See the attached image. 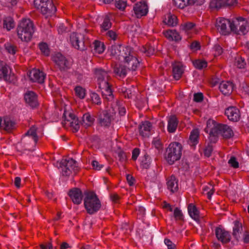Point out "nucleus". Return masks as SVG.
I'll list each match as a JSON object with an SVG mask.
<instances>
[{
    "instance_id": "nucleus-1",
    "label": "nucleus",
    "mask_w": 249,
    "mask_h": 249,
    "mask_svg": "<svg viewBox=\"0 0 249 249\" xmlns=\"http://www.w3.org/2000/svg\"><path fill=\"white\" fill-rule=\"evenodd\" d=\"M112 54L118 57L123 61L129 71H136L140 66V61L136 56L131 47L124 46H112Z\"/></svg>"
},
{
    "instance_id": "nucleus-2",
    "label": "nucleus",
    "mask_w": 249,
    "mask_h": 249,
    "mask_svg": "<svg viewBox=\"0 0 249 249\" xmlns=\"http://www.w3.org/2000/svg\"><path fill=\"white\" fill-rule=\"evenodd\" d=\"M205 131L208 133L209 131L211 135H221L226 139H229L233 135L231 128L226 124H217L212 120H209L207 122V126Z\"/></svg>"
},
{
    "instance_id": "nucleus-3",
    "label": "nucleus",
    "mask_w": 249,
    "mask_h": 249,
    "mask_svg": "<svg viewBox=\"0 0 249 249\" xmlns=\"http://www.w3.org/2000/svg\"><path fill=\"white\" fill-rule=\"evenodd\" d=\"M84 198V207L88 213H96L101 207V203L97 196L92 192H85Z\"/></svg>"
},
{
    "instance_id": "nucleus-4",
    "label": "nucleus",
    "mask_w": 249,
    "mask_h": 249,
    "mask_svg": "<svg viewBox=\"0 0 249 249\" xmlns=\"http://www.w3.org/2000/svg\"><path fill=\"white\" fill-rule=\"evenodd\" d=\"M34 32V26L30 19H22L17 27V34L22 41L28 42L31 40Z\"/></svg>"
},
{
    "instance_id": "nucleus-5",
    "label": "nucleus",
    "mask_w": 249,
    "mask_h": 249,
    "mask_svg": "<svg viewBox=\"0 0 249 249\" xmlns=\"http://www.w3.org/2000/svg\"><path fill=\"white\" fill-rule=\"evenodd\" d=\"M182 145L178 142L171 143L167 148L165 158L170 164H173L179 160L182 154Z\"/></svg>"
},
{
    "instance_id": "nucleus-6",
    "label": "nucleus",
    "mask_w": 249,
    "mask_h": 249,
    "mask_svg": "<svg viewBox=\"0 0 249 249\" xmlns=\"http://www.w3.org/2000/svg\"><path fill=\"white\" fill-rule=\"evenodd\" d=\"M34 3L35 7L47 17L53 15L56 11L52 0H34Z\"/></svg>"
},
{
    "instance_id": "nucleus-7",
    "label": "nucleus",
    "mask_w": 249,
    "mask_h": 249,
    "mask_svg": "<svg viewBox=\"0 0 249 249\" xmlns=\"http://www.w3.org/2000/svg\"><path fill=\"white\" fill-rule=\"evenodd\" d=\"M249 25L247 20L242 17H239L231 20V31L234 34L245 35L249 31Z\"/></svg>"
},
{
    "instance_id": "nucleus-8",
    "label": "nucleus",
    "mask_w": 249,
    "mask_h": 249,
    "mask_svg": "<svg viewBox=\"0 0 249 249\" xmlns=\"http://www.w3.org/2000/svg\"><path fill=\"white\" fill-rule=\"evenodd\" d=\"M57 166L61 169L62 175L64 176H69L72 170H76L77 168V162L72 159H62L57 162Z\"/></svg>"
},
{
    "instance_id": "nucleus-9",
    "label": "nucleus",
    "mask_w": 249,
    "mask_h": 249,
    "mask_svg": "<svg viewBox=\"0 0 249 249\" xmlns=\"http://www.w3.org/2000/svg\"><path fill=\"white\" fill-rule=\"evenodd\" d=\"M231 20L219 18L216 19L215 26L218 31L222 35H229L231 32Z\"/></svg>"
},
{
    "instance_id": "nucleus-10",
    "label": "nucleus",
    "mask_w": 249,
    "mask_h": 249,
    "mask_svg": "<svg viewBox=\"0 0 249 249\" xmlns=\"http://www.w3.org/2000/svg\"><path fill=\"white\" fill-rule=\"evenodd\" d=\"M70 41L73 47L80 51L86 49L88 43L85 40V36L81 34L73 33L70 36Z\"/></svg>"
},
{
    "instance_id": "nucleus-11",
    "label": "nucleus",
    "mask_w": 249,
    "mask_h": 249,
    "mask_svg": "<svg viewBox=\"0 0 249 249\" xmlns=\"http://www.w3.org/2000/svg\"><path fill=\"white\" fill-rule=\"evenodd\" d=\"M52 60L61 71H66L70 68V62L61 53L54 54Z\"/></svg>"
},
{
    "instance_id": "nucleus-12",
    "label": "nucleus",
    "mask_w": 249,
    "mask_h": 249,
    "mask_svg": "<svg viewBox=\"0 0 249 249\" xmlns=\"http://www.w3.org/2000/svg\"><path fill=\"white\" fill-rule=\"evenodd\" d=\"M237 0H211L209 7L212 10H218L222 7L234 6Z\"/></svg>"
},
{
    "instance_id": "nucleus-13",
    "label": "nucleus",
    "mask_w": 249,
    "mask_h": 249,
    "mask_svg": "<svg viewBox=\"0 0 249 249\" xmlns=\"http://www.w3.org/2000/svg\"><path fill=\"white\" fill-rule=\"evenodd\" d=\"M24 99L27 106L33 109L36 108L39 105L37 95L33 91L27 90L24 93Z\"/></svg>"
},
{
    "instance_id": "nucleus-14",
    "label": "nucleus",
    "mask_w": 249,
    "mask_h": 249,
    "mask_svg": "<svg viewBox=\"0 0 249 249\" xmlns=\"http://www.w3.org/2000/svg\"><path fill=\"white\" fill-rule=\"evenodd\" d=\"M215 234L217 240L223 244L229 243L231 240L230 233L221 227H218L215 228Z\"/></svg>"
},
{
    "instance_id": "nucleus-15",
    "label": "nucleus",
    "mask_w": 249,
    "mask_h": 249,
    "mask_svg": "<svg viewBox=\"0 0 249 249\" xmlns=\"http://www.w3.org/2000/svg\"><path fill=\"white\" fill-rule=\"evenodd\" d=\"M225 114L229 120L236 122L240 118L239 109L235 107L231 106L225 109Z\"/></svg>"
},
{
    "instance_id": "nucleus-16",
    "label": "nucleus",
    "mask_w": 249,
    "mask_h": 249,
    "mask_svg": "<svg viewBox=\"0 0 249 249\" xmlns=\"http://www.w3.org/2000/svg\"><path fill=\"white\" fill-rule=\"evenodd\" d=\"M95 74L97 79L98 86H104L105 84L108 83L109 75L108 72L102 69H97Z\"/></svg>"
},
{
    "instance_id": "nucleus-17",
    "label": "nucleus",
    "mask_w": 249,
    "mask_h": 249,
    "mask_svg": "<svg viewBox=\"0 0 249 249\" xmlns=\"http://www.w3.org/2000/svg\"><path fill=\"white\" fill-rule=\"evenodd\" d=\"M133 10L137 18L145 16L148 11L147 5L144 2L136 3L134 6Z\"/></svg>"
},
{
    "instance_id": "nucleus-18",
    "label": "nucleus",
    "mask_w": 249,
    "mask_h": 249,
    "mask_svg": "<svg viewBox=\"0 0 249 249\" xmlns=\"http://www.w3.org/2000/svg\"><path fill=\"white\" fill-rule=\"evenodd\" d=\"M172 66L174 78L178 80L181 77L184 72V65L181 62H175L172 63Z\"/></svg>"
},
{
    "instance_id": "nucleus-19",
    "label": "nucleus",
    "mask_w": 249,
    "mask_h": 249,
    "mask_svg": "<svg viewBox=\"0 0 249 249\" xmlns=\"http://www.w3.org/2000/svg\"><path fill=\"white\" fill-rule=\"evenodd\" d=\"M112 116L107 111H103L98 116V122L100 125L108 127L112 120Z\"/></svg>"
},
{
    "instance_id": "nucleus-20",
    "label": "nucleus",
    "mask_w": 249,
    "mask_h": 249,
    "mask_svg": "<svg viewBox=\"0 0 249 249\" xmlns=\"http://www.w3.org/2000/svg\"><path fill=\"white\" fill-rule=\"evenodd\" d=\"M30 80L33 82L42 83L44 82L45 75L38 69H33L29 74Z\"/></svg>"
},
{
    "instance_id": "nucleus-21",
    "label": "nucleus",
    "mask_w": 249,
    "mask_h": 249,
    "mask_svg": "<svg viewBox=\"0 0 249 249\" xmlns=\"http://www.w3.org/2000/svg\"><path fill=\"white\" fill-rule=\"evenodd\" d=\"M68 195L73 203L79 205L82 200L83 195L81 191L78 188H73L70 190Z\"/></svg>"
},
{
    "instance_id": "nucleus-22",
    "label": "nucleus",
    "mask_w": 249,
    "mask_h": 249,
    "mask_svg": "<svg viewBox=\"0 0 249 249\" xmlns=\"http://www.w3.org/2000/svg\"><path fill=\"white\" fill-rule=\"evenodd\" d=\"M111 86V85L109 83L105 84L104 86H102L101 85L99 86L103 98L107 99V101H111L113 99V95Z\"/></svg>"
},
{
    "instance_id": "nucleus-23",
    "label": "nucleus",
    "mask_w": 249,
    "mask_h": 249,
    "mask_svg": "<svg viewBox=\"0 0 249 249\" xmlns=\"http://www.w3.org/2000/svg\"><path fill=\"white\" fill-rule=\"evenodd\" d=\"M220 91L225 95L231 94L233 89V84L229 81H222L219 86Z\"/></svg>"
},
{
    "instance_id": "nucleus-24",
    "label": "nucleus",
    "mask_w": 249,
    "mask_h": 249,
    "mask_svg": "<svg viewBox=\"0 0 249 249\" xmlns=\"http://www.w3.org/2000/svg\"><path fill=\"white\" fill-rule=\"evenodd\" d=\"M65 117L66 120L70 122L71 126L73 128L74 131H78L80 128L81 121H79L77 117L72 113H69L67 117L66 116Z\"/></svg>"
},
{
    "instance_id": "nucleus-25",
    "label": "nucleus",
    "mask_w": 249,
    "mask_h": 249,
    "mask_svg": "<svg viewBox=\"0 0 249 249\" xmlns=\"http://www.w3.org/2000/svg\"><path fill=\"white\" fill-rule=\"evenodd\" d=\"M15 123L8 117H5L3 119L0 118V128L6 131H10L15 127Z\"/></svg>"
},
{
    "instance_id": "nucleus-26",
    "label": "nucleus",
    "mask_w": 249,
    "mask_h": 249,
    "mask_svg": "<svg viewBox=\"0 0 249 249\" xmlns=\"http://www.w3.org/2000/svg\"><path fill=\"white\" fill-rule=\"evenodd\" d=\"M167 185L168 189L174 193L178 190V180L176 177L172 175L167 179Z\"/></svg>"
},
{
    "instance_id": "nucleus-27",
    "label": "nucleus",
    "mask_w": 249,
    "mask_h": 249,
    "mask_svg": "<svg viewBox=\"0 0 249 249\" xmlns=\"http://www.w3.org/2000/svg\"><path fill=\"white\" fill-rule=\"evenodd\" d=\"M178 125V120L175 115L170 116L168 119L167 130L169 133H174Z\"/></svg>"
},
{
    "instance_id": "nucleus-28",
    "label": "nucleus",
    "mask_w": 249,
    "mask_h": 249,
    "mask_svg": "<svg viewBox=\"0 0 249 249\" xmlns=\"http://www.w3.org/2000/svg\"><path fill=\"white\" fill-rule=\"evenodd\" d=\"M111 17V15L107 14L103 17V22L100 25L101 31L102 33L107 32L111 27L112 23L110 21Z\"/></svg>"
},
{
    "instance_id": "nucleus-29",
    "label": "nucleus",
    "mask_w": 249,
    "mask_h": 249,
    "mask_svg": "<svg viewBox=\"0 0 249 249\" xmlns=\"http://www.w3.org/2000/svg\"><path fill=\"white\" fill-rule=\"evenodd\" d=\"M243 231V227L241 223L238 221H235L234 222V226L232 230V235L234 238L238 241L241 237L240 234Z\"/></svg>"
},
{
    "instance_id": "nucleus-30",
    "label": "nucleus",
    "mask_w": 249,
    "mask_h": 249,
    "mask_svg": "<svg viewBox=\"0 0 249 249\" xmlns=\"http://www.w3.org/2000/svg\"><path fill=\"white\" fill-rule=\"evenodd\" d=\"M94 120V117L89 113H86L82 117L81 124L85 127H89L93 124Z\"/></svg>"
},
{
    "instance_id": "nucleus-31",
    "label": "nucleus",
    "mask_w": 249,
    "mask_h": 249,
    "mask_svg": "<svg viewBox=\"0 0 249 249\" xmlns=\"http://www.w3.org/2000/svg\"><path fill=\"white\" fill-rule=\"evenodd\" d=\"M129 71L125 65H116L114 68V72L121 77H125Z\"/></svg>"
},
{
    "instance_id": "nucleus-32",
    "label": "nucleus",
    "mask_w": 249,
    "mask_h": 249,
    "mask_svg": "<svg viewBox=\"0 0 249 249\" xmlns=\"http://www.w3.org/2000/svg\"><path fill=\"white\" fill-rule=\"evenodd\" d=\"M151 124L149 121L142 122L139 126L140 133L143 136H146L151 130Z\"/></svg>"
},
{
    "instance_id": "nucleus-33",
    "label": "nucleus",
    "mask_w": 249,
    "mask_h": 249,
    "mask_svg": "<svg viewBox=\"0 0 249 249\" xmlns=\"http://www.w3.org/2000/svg\"><path fill=\"white\" fill-rule=\"evenodd\" d=\"M188 211L189 215L195 221L199 219V211L193 204L191 203L188 205Z\"/></svg>"
},
{
    "instance_id": "nucleus-34",
    "label": "nucleus",
    "mask_w": 249,
    "mask_h": 249,
    "mask_svg": "<svg viewBox=\"0 0 249 249\" xmlns=\"http://www.w3.org/2000/svg\"><path fill=\"white\" fill-rule=\"evenodd\" d=\"M8 66L4 62L0 61V78H3L5 81L8 79Z\"/></svg>"
},
{
    "instance_id": "nucleus-35",
    "label": "nucleus",
    "mask_w": 249,
    "mask_h": 249,
    "mask_svg": "<svg viewBox=\"0 0 249 249\" xmlns=\"http://www.w3.org/2000/svg\"><path fill=\"white\" fill-rule=\"evenodd\" d=\"M165 36L171 40L178 41L181 39V37L176 30H168L165 33Z\"/></svg>"
},
{
    "instance_id": "nucleus-36",
    "label": "nucleus",
    "mask_w": 249,
    "mask_h": 249,
    "mask_svg": "<svg viewBox=\"0 0 249 249\" xmlns=\"http://www.w3.org/2000/svg\"><path fill=\"white\" fill-rule=\"evenodd\" d=\"M199 132L197 129L193 130L190 134L189 138V143L191 146L195 147L198 143Z\"/></svg>"
},
{
    "instance_id": "nucleus-37",
    "label": "nucleus",
    "mask_w": 249,
    "mask_h": 249,
    "mask_svg": "<svg viewBox=\"0 0 249 249\" xmlns=\"http://www.w3.org/2000/svg\"><path fill=\"white\" fill-rule=\"evenodd\" d=\"M163 22L168 26L174 27L177 24V18L175 15L169 14L165 17Z\"/></svg>"
},
{
    "instance_id": "nucleus-38",
    "label": "nucleus",
    "mask_w": 249,
    "mask_h": 249,
    "mask_svg": "<svg viewBox=\"0 0 249 249\" xmlns=\"http://www.w3.org/2000/svg\"><path fill=\"white\" fill-rule=\"evenodd\" d=\"M152 159L147 154H145L142 158L141 166L142 168L148 169L151 165Z\"/></svg>"
},
{
    "instance_id": "nucleus-39",
    "label": "nucleus",
    "mask_w": 249,
    "mask_h": 249,
    "mask_svg": "<svg viewBox=\"0 0 249 249\" xmlns=\"http://www.w3.org/2000/svg\"><path fill=\"white\" fill-rule=\"evenodd\" d=\"M140 51L146 56H150L154 54L155 49L151 45H147L145 46H142L140 49Z\"/></svg>"
},
{
    "instance_id": "nucleus-40",
    "label": "nucleus",
    "mask_w": 249,
    "mask_h": 249,
    "mask_svg": "<svg viewBox=\"0 0 249 249\" xmlns=\"http://www.w3.org/2000/svg\"><path fill=\"white\" fill-rule=\"evenodd\" d=\"M14 20L11 18L8 17L5 18L3 21V27L6 28L7 31H10L14 27Z\"/></svg>"
},
{
    "instance_id": "nucleus-41",
    "label": "nucleus",
    "mask_w": 249,
    "mask_h": 249,
    "mask_svg": "<svg viewBox=\"0 0 249 249\" xmlns=\"http://www.w3.org/2000/svg\"><path fill=\"white\" fill-rule=\"evenodd\" d=\"M36 131V128L34 126H32L25 133L26 136H31L35 143H36L38 141V137L37 136Z\"/></svg>"
},
{
    "instance_id": "nucleus-42",
    "label": "nucleus",
    "mask_w": 249,
    "mask_h": 249,
    "mask_svg": "<svg viewBox=\"0 0 249 249\" xmlns=\"http://www.w3.org/2000/svg\"><path fill=\"white\" fill-rule=\"evenodd\" d=\"M195 67L197 69L201 70L207 66V62L205 60H196L193 62Z\"/></svg>"
},
{
    "instance_id": "nucleus-43",
    "label": "nucleus",
    "mask_w": 249,
    "mask_h": 249,
    "mask_svg": "<svg viewBox=\"0 0 249 249\" xmlns=\"http://www.w3.org/2000/svg\"><path fill=\"white\" fill-rule=\"evenodd\" d=\"M94 50L98 53H102L104 51V45L99 41H95L93 43Z\"/></svg>"
},
{
    "instance_id": "nucleus-44",
    "label": "nucleus",
    "mask_w": 249,
    "mask_h": 249,
    "mask_svg": "<svg viewBox=\"0 0 249 249\" xmlns=\"http://www.w3.org/2000/svg\"><path fill=\"white\" fill-rule=\"evenodd\" d=\"M75 94L80 99H83L85 97V89L80 86H77L74 89Z\"/></svg>"
},
{
    "instance_id": "nucleus-45",
    "label": "nucleus",
    "mask_w": 249,
    "mask_h": 249,
    "mask_svg": "<svg viewBox=\"0 0 249 249\" xmlns=\"http://www.w3.org/2000/svg\"><path fill=\"white\" fill-rule=\"evenodd\" d=\"M174 216L176 220L182 221L184 219L183 214L181 211L177 207L174 209Z\"/></svg>"
},
{
    "instance_id": "nucleus-46",
    "label": "nucleus",
    "mask_w": 249,
    "mask_h": 249,
    "mask_svg": "<svg viewBox=\"0 0 249 249\" xmlns=\"http://www.w3.org/2000/svg\"><path fill=\"white\" fill-rule=\"evenodd\" d=\"M39 49L41 52L45 55L48 56L50 54V50L48 45L45 43H41L39 44Z\"/></svg>"
},
{
    "instance_id": "nucleus-47",
    "label": "nucleus",
    "mask_w": 249,
    "mask_h": 249,
    "mask_svg": "<svg viewBox=\"0 0 249 249\" xmlns=\"http://www.w3.org/2000/svg\"><path fill=\"white\" fill-rule=\"evenodd\" d=\"M91 98L93 103L97 105H100L101 104V98L97 93L95 92H92L91 94Z\"/></svg>"
},
{
    "instance_id": "nucleus-48",
    "label": "nucleus",
    "mask_w": 249,
    "mask_h": 249,
    "mask_svg": "<svg viewBox=\"0 0 249 249\" xmlns=\"http://www.w3.org/2000/svg\"><path fill=\"white\" fill-rule=\"evenodd\" d=\"M246 64L245 60L242 57L238 58L235 62V65L239 69L244 68Z\"/></svg>"
},
{
    "instance_id": "nucleus-49",
    "label": "nucleus",
    "mask_w": 249,
    "mask_h": 249,
    "mask_svg": "<svg viewBox=\"0 0 249 249\" xmlns=\"http://www.w3.org/2000/svg\"><path fill=\"white\" fill-rule=\"evenodd\" d=\"M213 150V146L212 143H208L204 150V155L207 157L211 156L212 152Z\"/></svg>"
},
{
    "instance_id": "nucleus-50",
    "label": "nucleus",
    "mask_w": 249,
    "mask_h": 249,
    "mask_svg": "<svg viewBox=\"0 0 249 249\" xmlns=\"http://www.w3.org/2000/svg\"><path fill=\"white\" fill-rule=\"evenodd\" d=\"M5 48L9 53L12 54H15L17 51L16 47L9 43L5 44Z\"/></svg>"
},
{
    "instance_id": "nucleus-51",
    "label": "nucleus",
    "mask_w": 249,
    "mask_h": 249,
    "mask_svg": "<svg viewBox=\"0 0 249 249\" xmlns=\"http://www.w3.org/2000/svg\"><path fill=\"white\" fill-rule=\"evenodd\" d=\"M106 35L109 37L110 39L115 40L117 38V35L116 33L113 30H107V32H104Z\"/></svg>"
},
{
    "instance_id": "nucleus-52",
    "label": "nucleus",
    "mask_w": 249,
    "mask_h": 249,
    "mask_svg": "<svg viewBox=\"0 0 249 249\" xmlns=\"http://www.w3.org/2000/svg\"><path fill=\"white\" fill-rule=\"evenodd\" d=\"M228 163L233 168H237L239 166L238 162L237 161L236 159L234 157H231L229 160Z\"/></svg>"
},
{
    "instance_id": "nucleus-53",
    "label": "nucleus",
    "mask_w": 249,
    "mask_h": 249,
    "mask_svg": "<svg viewBox=\"0 0 249 249\" xmlns=\"http://www.w3.org/2000/svg\"><path fill=\"white\" fill-rule=\"evenodd\" d=\"M57 30L58 33L61 34L69 31L68 28L66 27L63 23H60L58 24Z\"/></svg>"
},
{
    "instance_id": "nucleus-54",
    "label": "nucleus",
    "mask_w": 249,
    "mask_h": 249,
    "mask_svg": "<svg viewBox=\"0 0 249 249\" xmlns=\"http://www.w3.org/2000/svg\"><path fill=\"white\" fill-rule=\"evenodd\" d=\"M116 7L121 10H124L126 7V2L119 0L116 2Z\"/></svg>"
},
{
    "instance_id": "nucleus-55",
    "label": "nucleus",
    "mask_w": 249,
    "mask_h": 249,
    "mask_svg": "<svg viewBox=\"0 0 249 249\" xmlns=\"http://www.w3.org/2000/svg\"><path fill=\"white\" fill-rule=\"evenodd\" d=\"M137 214L141 217H143L145 214V209L142 206H138L136 208Z\"/></svg>"
},
{
    "instance_id": "nucleus-56",
    "label": "nucleus",
    "mask_w": 249,
    "mask_h": 249,
    "mask_svg": "<svg viewBox=\"0 0 249 249\" xmlns=\"http://www.w3.org/2000/svg\"><path fill=\"white\" fill-rule=\"evenodd\" d=\"M91 165L93 169L97 170H100L104 166L103 164H100L97 160H92L91 161Z\"/></svg>"
},
{
    "instance_id": "nucleus-57",
    "label": "nucleus",
    "mask_w": 249,
    "mask_h": 249,
    "mask_svg": "<svg viewBox=\"0 0 249 249\" xmlns=\"http://www.w3.org/2000/svg\"><path fill=\"white\" fill-rule=\"evenodd\" d=\"M203 99V95L201 92L195 93L194 95V100L196 102H200Z\"/></svg>"
},
{
    "instance_id": "nucleus-58",
    "label": "nucleus",
    "mask_w": 249,
    "mask_h": 249,
    "mask_svg": "<svg viewBox=\"0 0 249 249\" xmlns=\"http://www.w3.org/2000/svg\"><path fill=\"white\" fill-rule=\"evenodd\" d=\"M168 249H176V245L169 239H165L164 241Z\"/></svg>"
},
{
    "instance_id": "nucleus-59",
    "label": "nucleus",
    "mask_w": 249,
    "mask_h": 249,
    "mask_svg": "<svg viewBox=\"0 0 249 249\" xmlns=\"http://www.w3.org/2000/svg\"><path fill=\"white\" fill-rule=\"evenodd\" d=\"M110 198L111 201L114 203H118L120 201V196L115 193H112L110 195Z\"/></svg>"
},
{
    "instance_id": "nucleus-60",
    "label": "nucleus",
    "mask_w": 249,
    "mask_h": 249,
    "mask_svg": "<svg viewBox=\"0 0 249 249\" xmlns=\"http://www.w3.org/2000/svg\"><path fill=\"white\" fill-rule=\"evenodd\" d=\"M190 48L194 51L199 50L200 48L199 43L197 41L193 42L190 45Z\"/></svg>"
},
{
    "instance_id": "nucleus-61",
    "label": "nucleus",
    "mask_w": 249,
    "mask_h": 249,
    "mask_svg": "<svg viewBox=\"0 0 249 249\" xmlns=\"http://www.w3.org/2000/svg\"><path fill=\"white\" fill-rule=\"evenodd\" d=\"M195 26V24L192 22H188L183 25V29L184 30H189L192 29Z\"/></svg>"
},
{
    "instance_id": "nucleus-62",
    "label": "nucleus",
    "mask_w": 249,
    "mask_h": 249,
    "mask_svg": "<svg viewBox=\"0 0 249 249\" xmlns=\"http://www.w3.org/2000/svg\"><path fill=\"white\" fill-rule=\"evenodd\" d=\"M140 152V151L139 148H135V149H134L132 151V159L133 160H135L139 156Z\"/></svg>"
},
{
    "instance_id": "nucleus-63",
    "label": "nucleus",
    "mask_w": 249,
    "mask_h": 249,
    "mask_svg": "<svg viewBox=\"0 0 249 249\" xmlns=\"http://www.w3.org/2000/svg\"><path fill=\"white\" fill-rule=\"evenodd\" d=\"M243 241L245 243H249V231H246L243 234Z\"/></svg>"
},
{
    "instance_id": "nucleus-64",
    "label": "nucleus",
    "mask_w": 249,
    "mask_h": 249,
    "mask_svg": "<svg viewBox=\"0 0 249 249\" xmlns=\"http://www.w3.org/2000/svg\"><path fill=\"white\" fill-rule=\"evenodd\" d=\"M243 91L249 96V84H244L242 86Z\"/></svg>"
}]
</instances>
